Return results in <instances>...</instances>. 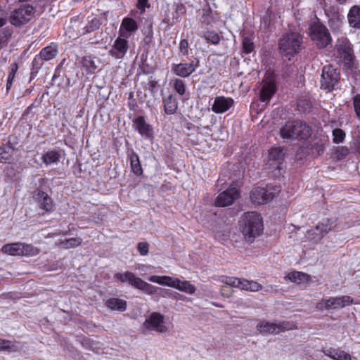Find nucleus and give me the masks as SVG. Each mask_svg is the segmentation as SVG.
Returning a JSON list of instances; mask_svg holds the SVG:
<instances>
[{"instance_id":"nucleus-1","label":"nucleus","mask_w":360,"mask_h":360,"mask_svg":"<svg viewBox=\"0 0 360 360\" xmlns=\"http://www.w3.org/2000/svg\"><path fill=\"white\" fill-rule=\"evenodd\" d=\"M240 229L245 239L248 243H252L255 238L263 232V220L261 215L256 212H245L242 216Z\"/></svg>"},{"instance_id":"nucleus-2","label":"nucleus","mask_w":360,"mask_h":360,"mask_svg":"<svg viewBox=\"0 0 360 360\" xmlns=\"http://www.w3.org/2000/svg\"><path fill=\"white\" fill-rule=\"evenodd\" d=\"M279 133L283 139H307L311 136V129L301 121H288L281 128Z\"/></svg>"},{"instance_id":"nucleus-3","label":"nucleus","mask_w":360,"mask_h":360,"mask_svg":"<svg viewBox=\"0 0 360 360\" xmlns=\"http://www.w3.org/2000/svg\"><path fill=\"white\" fill-rule=\"evenodd\" d=\"M302 42V37L299 33H287L279 41L280 51L283 57L290 60L299 52Z\"/></svg>"},{"instance_id":"nucleus-4","label":"nucleus","mask_w":360,"mask_h":360,"mask_svg":"<svg viewBox=\"0 0 360 360\" xmlns=\"http://www.w3.org/2000/svg\"><path fill=\"white\" fill-rule=\"evenodd\" d=\"M115 278L122 283H127L132 287L139 289L147 295H153L157 293L159 288L153 285L141 278L136 276L134 274L130 271L117 273L115 274Z\"/></svg>"},{"instance_id":"nucleus-5","label":"nucleus","mask_w":360,"mask_h":360,"mask_svg":"<svg viewBox=\"0 0 360 360\" xmlns=\"http://www.w3.org/2000/svg\"><path fill=\"white\" fill-rule=\"evenodd\" d=\"M143 329L148 332H156L160 334L169 333L170 323L167 318L160 312L154 311L146 316L142 325Z\"/></svg>"},{"instance_id":"nucleus-6","label":"nucleus","mask_w":360,"mask_h":360,"mask_svg":"<svg viewBox=\"0 0 360 360\" xmlns=\"http://www.w3.org/2000/svg\"><path fill=\"white\" fill-rule=\"evenodd\" d=\"M1 252L11 256L33 257L39 253V249L32 244L13 243L4 245Z\"/></svg>"},{"instance_id":"nucleus-7","label":"nucleus","mask_w":360,"mask_h":360,"mask_svg":"<svg viewBox=\"0 0 360 360\" xmlns=\"http://www.w3.org/2000/svg\"><path fill=\"white\" fill-rule=\"evenodd\" d=\"M309 34L319 49L326 48L332 41L328 30L319 22H314L310 26Z\"/></svg>"},{"instance_id":"nucleus-8","label":"nucleus","mask_w":360,"mask_h":360,"mask_svg":"<svg viewBox=\"0 0 360 360\" xmlns=\"http://www.w3.org/2000/svg\"><path fill=\"white\" fill-rule=\"evenodd\" d=\"M219 281L231 287L250 292H258L262 289V285L256 281L236 277L222 276L219 278Z\"/></svg>"},{"instance_id":"nucleus-9","label":"nucleus","mask_w":360,"mask_h":360,"mask_svg":"<svg viewBox=\"0 0 360 360\" xmlns=\"http://www.w3.org/2000/svg\"><path fill=\"white\" fill-rule=\"evenodd\" d=\"M34 13L35 9L32 6L23 5L11 13L10 22L14 26L23 25L34 18Z\"/></svg>"},{"instance_id":"nucleus-10","label":"nucleus","mask_w":360,"mask_h":360,"mask_svg":"<svg viewBox=\"0 0 360 360\" xmlns=\"http://www.w3.org/2000/svg\"><path fill=\"white\" fill-rule=\"evenodd\" d=\"M352 302V298L347 295L323 298L316 304V308L321 311L330 309H338L349 306Z\"/></svg>"},{"instance_id":"nucleus-11","label":"nucleus","mask_w":360,"mask_h":360,"mask_svg":"<svg viewBox=\"0 0 360 360\" xmlns=\"http://www.w3.org/2000/svg\"><path fill=\"white\" fill-rule=\"evenodd\" d=\"M340 75L331 65H325L322 70L321 88L331 91L338 85Z\"/></svg>"},{"instance_id":"nucleus-12","label":"nucleus","mask_w":360,"mask_h":360,"mask_svg":"<svg viewBox=\"0 0 360 360\" xmlns=\"http://www.w3.org/2000/svg\"><path fill=\"white\" fill-rule=\"evenodd\" d=\"M257 330L262 334H277L281 331L291 328L287 322H269L266 321H259L257 326Z\"/></svg>"},{"instance_id":"nucleus-13","label":"nucleus","mask_w":360,"mask_h":360,"mask_svg":"<svg viewBox=\"0 0 360 360\" xmlns=\"http://www.w3.org/2000/svg\"><path fill=\"white\" fill-rule=\"evenodd\" d=\"M334 228V221L333 219H323L314 229L307 231V237L314 240H319Z\"/></svg>"},{"instance_id":"nucleus-14","label":"nucleus","mask_w":360,"mask_h":360,"mask_svg":"<svg viewBox=\"0 0 360 360\" xmlns=\"http://www.w3.org/2000/svg\"><path fill=\"white\" fill-rule=\"evenodd\" d=\"M238 197V188L236 184H233L229 188L218 195L215 205L218 207H226L233 204Z\"/></svg>"},{"instance_id":"nucleus-15","label":"nucleus","mask_w":360,"mask_h":360,"mask_svg":"<svg viewBox=\"0 0 360 360\" xmlns=\"http://www.w3.org/2000/svg\"><path fill=\"white\" fill-rule=\"evenodd\" d=\"M275 196V193L270 187H257L252 190L250 199L255 205H264L271 200Z\"/></svg>"},{"instance_id":"nucleus-16","label":"nucleus","mask_w":360,"mask_h":360,"mask_svg":"<svg viewBox=\"0 0 360 360\" xmlns=\"http://www.w3.org/2000/svg\"><path fill=\"white\" fill-rule=\"evenodd\" d=\"M128 39L118 34V37L111 45L109 54L117 60L123 59L129 48Z\"/></svg>"},{"instance_id":"nucleus-17","label":"nucleus","mask_w":360,"mask_h":360,"mask_svg":"<svg viewBox=\"0 0 360 360\" xmlns=\"http://www.w3.org/2000/svg\"><path fill=\"white\" fill-rule=\"evenodd\" d=\"M198 67V60L195 63L193 61L190 63H181L179 64H173L172 70L176 76L188 77L196 70Z\"/></svg>"},{"instance_id":"nucleus-18","label":"nucleus","mask_w":360,"mask_h":360,"mask_svg":"<svg viewBox=\"0 0 360 360\" xmlns=\"http://www.w3.org/2000/svg\"><path fill=\"white\" fill-rule=\"evenodd\" d=\"M234 105V101L231 97L219 96L214 98L211 110L217 114H221L228 111Z\"/></svg>"},{"instance_id":"nucleus-19","label":"nucleus","mask_w":360,"mask_h":360,"mask_svg":"<svg viewBox=\"0 0 360 360\" xmlns=\"http://www.w3.org/2000/svg\"><path fill=\"white\" fill-rule=\"evenodd\" d=\"M139 29L137 22L132 18L125 17L122 19L119 27L118 34L121 37L129 39Z\"/></svg>"},{"instance_id":"nucleus-20","label":"nucleus","mask_w":360,"mask_h":360,"mask_svg":"<svg viewBox=\"0 0 360 360\" xmlns=\"http://www.w3.org/2000/svg\"><path fill=\"white\" fill-rule=\"evenodd\" d=\"M135 128L139 133L146 139L153 138V129L152 126L146 122L143 116H139L134 121Z\"/></svg>"},{"instance_id":"nucleus-21","label":"nucleus","mask_w":360,"mask_h":360,"mask_svg":"<svg viewBox=\"0 0 360 360\" xmlns=\"http://www.w3.org/2000/svg\"><path fill=\"white\" fill-rule=\"evenodd\" d=\"M276 91V86L273 81L264 82L260 90V100L264 103H269L272 96Z\"/></svg>"},{"instance_id":"nucleus-22","label":"nucleus","mask_w":360,"mask_h":360,"mask_svg":"<svg viewBox=\"0 0 360 360\" xmlns=\"http://www.w3.org/2000/svg\"><path fill=\"white\" fill-rule=\"evenodd\" d=\"M285 278L296 284H307L311 281V277L309 275L296 271L288 274Z\"/></svg>"},{"instance_id":"nucleus-23","label":"nucleus","mask_w":360,"mask_h":360,"mask_svg":"<svg viewBox=\"0 0 360 360\" xmlns=\"http://www.w3.org/2000/svg\"><path fill=\"white\" fill-rule=\"evenodd\" d=\"M37 195L40 208L47 212H51L53 210V204L51 197L43 191H38Z\"/></svg>"},{"instance_id":"nucleus-24","label":"nucleus","mask_w":360,"mask_h":360,"mask_svg":"<svg viewBox=\"0 0 360 360\" xmlns=\"http://www.w3.org/2000/svg\"><path fill=\"white\" fill-rule=\"evenodd\" d=\"M164 110L167 115H173L176 112L178 107L176 98L173 95H169L163 98Z\"/></svg>"},{"instance_id":"nucleus-25","label":"nucleus","mask_w":360,"mask_h":360,"mask_svg":"<svg viewBox=\"0 0 360 360\" xmlns=\"http://www.w3.org/2000/svg\"><path fill=\"white\" fill-rule=\"evenodd\" d=\"M348 20L349 25L355 28L360 27V7L354 6L349 10L348 13Z\"/></svg>"},{"instance_id":"nucleus-26","label":"nucleus","mask_w":360,"mask_h":360,"mask_svg":"<svg viewBox=\"0 0 360 360\" xmlns=\"http://www.w3.org/2000/svg\"><path fill=\"white\" fill-rule=\"evenodd\" d=\"M174 288L188 295H193L196 291L195 286L191 283V282L188 281H181L179 278H176V284Z\"/></svg>"},{"instance_id":"nucleus-27","label":"nucleus","mask_w":360,"mask_h":360,"mask_svg":"<svg viewBox=\"0 0 360 360\" xmlns=\"http://www.w3.org/2000/svg\"><path fill=\"white\" fill-rule=\"evenodd\" d=\"M60 158V154L56 150H48L41 156V160L46 166L57 164Z\"/></svg>"},{"instance_id":"nucleus-28","label":"nucleus","mask_w":360,"mask_h":360,"mask_svg":"<svg viewBox=\"0 0 360 360\" xmlns=\"http://www.w3.org/2000/svg\"><path fill=\"white\" fill-rule=\"evenodd\" d=\"M105 304L111 310L124 311L127 309V302L119 298H110L106 301Z\"/></svg>"},{"instance_id":"nucleus-29","label":"nucleus","mask_w":360,"mask_h":360,"mask_svg":"<svg viewBox=\"0 0 360 360\" xmlns=\"http://www.w3.org/2000/svg\"><path fill=\"white\" fill-rule=\"evenodd\" d=\"M58 53L56 46H48L42 49L39 53L44 60H49L53 59Z\"/></svg>"},{"instance_id":"nucleus-30","label":"nucleus","mask_w":360,"mask_h":360,"mask_svg":"<svg viewBox=\"0 0 360 360\" xmlns=\"http://www.w3.org/2000/svg\"><path fill=\"white\" fill-rule=\"evenodd\" d=\"M130 165L133 173L136 176H140L143 173L142 167L139 161V156L136 153L130 155Z\"/></svg>"},{"instance_id":"nucleus-31","label":"nucleus","mask_w":360,"mask_h":360,"mask_svg":"<svg viewBox=\"0 0 360 360\" xmlns=\"http://www.w3.org/2000/svg\"><path fill=\"white\" fill-rule=\"evenodd\" d=\"M18 70V63L14 62L11 64L9 67L8 70V75L7 77V82H6V91H8L13 84V81L14 79L15 75Z\"/></svg>"},{"instance_id":"nucleus-32","label":"nucleus","mask_w":360,"mask_h":360,"mask_svg":"<svg viewBox=\"0 0 360 360\" xmlns=\"http://www.w3.org/2000/svg\"><path fill=\"white\" fill-rule=\"evenodd\" d=\"M172 86L175 91L180 96H183L185 94L186 91V83L184 80L175 78L171 81Z\"/></svg>"},{"instance_id":"nucleus-33","label":"nucleus","mask_w":360,"mask_h":360,"mask_svg":"<svg viewBox=\"0 0 360 360\" xmlns=\"http://www.w3.org/2000/svg\"><path fill=\"white\" fill-rule=\"evenodd\" d=\"M336 46L339 53L350 51L352 50V46L349 41L345 37H341L338 39Z\"/></svg>"},{"instance_id":"nucleus-34","label":"nucleus","mask_w":360,"mask_h":360,"mask_svg":"<svg viewBox=\"0 0 360 360\" xmlns=\"http://www.w3.org/2000/svg\"><path fill=\"white\" fill-rule=\"evenodd\" d=\"M283 157L284 153L283 150L279 147L271 148L269 153V160H273L278 163H280L281 161L283 160Z\"/></svg>"},{"instance_id":"nucleus-35","label":"nucleus","mask_w":360,"mask_h":360,"mask_svg":"<svg viewBox=\"0 0 360 360\" xmlns=\"http://www.w3.org/2000/svg\"><path fill=\"white\" fill-rule=\"evenodd\" d=\"M82 66L89 73H94L98 68L96 61L91 56H86L83 58Z\"/></svg>"},{"instance_id":"nucleus-36","label":"nucleus","mask_w":360,"mask_h":360,"mask_svg":"<svg viewBox=\"0 0 360 360\" xmlns=\"http://www.w3.org/2000/svg\"><path fill=\"white\" fill-rule=\"evenodd\" d=\"M202 37L209 43L217 45L220 41L219 35L214 31L207 30L203 33Z\"/></svg>"},{"instance_id":"nucleus-37","label":"nucleus","mask_w":360,"mask_h":360,"mask_svg":"<svg viewBox=\"0 0 360 360\" xmlns=\"http://www.w3.org/2000/svg\"><path fill=\"white\" fill-rule=\"evenodd\" d=\"M342 58V62L347 68H352L354 63V53L352 50L350 51L342 52L339 53Z\"/></svg>"},{"instance_id":"nucleus-38","label":"nucleus","mask_w":360,"mask_h":360,"mask_svg":"<svg viewBox=\"0 0 360 360\" xmlns=\"http://www.w3.org/2000/svg\"><path fill=\"white\" fill-rule=\"evenodd\" d=\"M82 239L79 237L72 238L61 242L60 246L65 249L76 248L79 246L82 243Z\"/></svg>"},{"instance_id":"nucleus-39","label":"nucleus","mask_w":360,"mask_h":360,"mask_svg":"<svg viewBox=\"0 0 360 360\" xmlns=\"http://www.w3.org/2000/svg\"><path fill=\"white\" fill-rule=\"evenodd\" d=\"M11 152L9 146H0V162H6L10 160Z\"/></svg>"},{"instance_id":"nucleus-40","label":"nucleus","mask_w":360,"mask_h":360,"mask_svg":"<svg viewBox=\"0 0 360 360\" xmlns=\"http://www.w3.org/2000/svg\"><path fill=\"white\" fill-rule=\"evenodd\" d=\"M243 50L245 53H250L254 50V43L250 37H244L242 41Z\"/></svg>"},{"instance_id":"nucleus-41","label":"nucleus","mask_w":360,"mask_h":360,"mask_svg":"<svg viewBox=\"0 0 360 360\" xmlns=\"http://www.w3.org/2000/svg\"><path fill=\"white\" fill-rule=\"evenodd\" d=\"M17 349L18 347L11 342L0 339V351L13 352Z\"/></svg>"},{"instance_id":"nucleus-42","label":"nucleus","mask_w":360,"mask_h":360,"mask_svg":"<svg viewBox=\"0 0 360 360\" xmlns=\"http://www.w3.org/2000/svg\"><path fill=\"white\" fill-rule=\"evenodd\" d=\"M333 142L335 143H342L345 138V133L340 129H335L333 131Z\"/></svg>"},{"instance_id":"nucleus-43","label":"nucleus","mask_w":360,"mask_h":360,"mask_svg":"<svg viewBox=\"0 0 360 360\" xmlns=\"http://www.w3.org/2000/svg\"><path fill=\"white\" fill-rule=\"evenodd\" d=\"M334 360H352L350 354L345 351L336 349L334 353Z\"/></svg>"},{"instance_id":"nucleus-44","label":"nucleus","mask_w":360,"mask_h":360,"mask_svg":"<svg viewBox=\"0 0 360 360\" xmlns=\"http://www.w3.org/2000/svg\"><path fill=\"white\" fill-rule=\"evenodd\" d=\"M101 23L99 20L94 18L91 20L89 24L85 27V32L87 33L93 32L94 30L98 29Z\"/></svg>"},{"instance_id":"nucleus-45","label":"nucleus","mask_w":360,"mask_h":360,"mask_svg":"<svg viewBox=\"0 0 360 360\" xmlns=\"http://www.w3.org/2000/svg\"><path fill=\"white\" fill-rule=\"evenodd\" d=\"M176 278L169 276H162V285L170 288H174L176 284Z\"/></svg>"},{"instance_id":"nucleus-46","label":"nucleus","mask_w":360,"mask_h":360,"mask_svg":"<svg viewBox=\"0 0 360 360\" xmlns=\"http://www.w3.org/2000/svg\"><path fill=\"white\" fill-rule=\"evenodd\" d=\"M138 250L141 255H146L149 251L148 244L146 242L139 243L138 244Z\"/></svg>"},{"instance_id":"nucleus-47","label":"nucleus","mask_w":360,"mask_h":360,"mask_svg":"<svg viewBox=\"0 0 360 360\" xmlns=\"http://www.w3.org/2000/svg\"><path fill=\"white\" fill-rule=\"evenodd\" d=\"M353 104L355 112L357 117L360 118V94H358L354 97Z\"/></svg>"},{"instance_id":"nucleus-48","label":"nucleus","mask_w":360,"mask_h":360,"mask_svg":"<svg viewBox=\"0 0 360 360\" xmlns=\"http://www.w3.org/2000/svg\"><path fill=\"white\" fill-rule=\"evenodd\" d=\"M150 4L148 0H138L136 7L140 11L141 13H143L146 8H148Z\"/></svg>"},{"instance_id":"nucleus-49","label":"nucleus","mask_w":360,"mask_h":360,"mask_svg":"<svg viewBox=\"0 0 360 360\" xmlns=\"http://www.w3.org/2000/svg\"><path fill=\"white\" fill-rule=\"evenodd\" d=\"M179 50L184 55H187L188 52V43L186 39H181L179 43Z\"/></svg>"},{"instance_id":"nucleus-50","label":"nucleus","mask_w":360,"mask_h":360,"mask_svg":"<svg viewBox=\"0 0 360 360\" xmlns=\"http://www.w3.org/2000/svg\"><path fill=\"white\" fill-rule=\"evenodd\" d=\"M42 60H44L42 59L41 57H40V55L39 54L37 55L32 61V65H33L34 68H36V69L40 68L42 66Z\"/></svg>"},{"instance_id":"nucleus-51","label":"nucleus","mask_w":360,"mask_h":360,"mask_svg":"<svg viewBox=\"0 0 360 360\" xmlns=\"http://www.w3.org/2000/svg\"><path fill=\"white\" fill-rule=\"evenodd\" d=\"M150 282L162 285V276L153 275L148 278Z\"/></svg>"},{"instance_id":"nucleus-52","label":"nucleus","mask_w":360,"mask_h":360,"mask_svg":"<svg viewBox=\"0 0 360 360\" xmlns=\"http://www.w3.org/2000/svg\"><path fill=\"white\" fill-rule=\"evenodd\" d=\"M355 145L356 147V150L358 153H360V128H358L357 129V135L356 136L354 139Z\"/></svg>"},{"instance_id":"nucleus-53","label":"nucleus","mask_w":360,"mask_h":360,"mask_svg":"<svg viewBox=\"0 0 360 360\" xmlns=\"http://www.w3.org/2000/svg\"><path fill=\"white\" fill-rule=\"evenodd\" d=\"M335 349L330 348L328 349H326L323 351V353L326 356H329L330 358L333 359L334 353L335 352Z\"/></svg>"},{"instance_id":"nucleus-54","label":"nucleus","mask_w":360,"mask_h":360,"mask_svg":"<svg viewBox=\"0 0 360 360\" xmlns=\"http://www.w3.org/2000/svg\"><path fill=\"white\" fill-rule=\"evenodd\" d=\"M6 22V19L4 17V13L0 15V27L4 26Z\"/></svg>"},{"instance_id":"nucleus-55","label":"nucleus","mask_w":360,"mask_h":360,"mask_svg":"<svg viewBox=\"0 0 360 360\" xmlns=\"http://www.w3.org/2000/svg\"><path fill=\"white\" fill-rule=\"evenodd\" d=\"M327 141V140L324 138L323 140H321V144L319 146L318 148V152L319 153L321 151L323 152V145L324 143Z\"/></svg>"},{"instance_id":"nucleus-56","label":"nucleus","mask_w":360,"mask_h":360,"mask_svg":"<svg viewBox=\"0 0 360 360\" xmlns=\"http://www.w3.org/2000/svg\"><path fill=\"white\" fill-rule=\"evenodd\" d=\"M147 266L144 264H139L136 267V269H138L139 271H143L145 268H146Z\"/></svg>"},{"instance_id":"nucleus-57","label":"nucleus","mask_w":360,"mask_h":360,"mask_svg":"<svg viewBox=\"0 0 360 360\" xmlns=\"http://www.w3.org/2000/svg\"><path fill=\"white\" fill-rule=\"evenodd\" d=\"M266 292H274L275 290L273 289V287L272 286H269L268 288H266L265 290Z\"/></svg>"},{"instance_id":"nucleus-58","label":"nucleus","mask_w":360,"mask_h":360,"mask_svg":"<svg viewBox=\"0 0 360 360\" xmlns=\"http://www.w3.org/2000/svg\"><path fill=\"white\" fill-rule=\"evenodd\" d=\"M4 13V10L1 8V6H0V15Z\"/></svg>"}]
</instances>
